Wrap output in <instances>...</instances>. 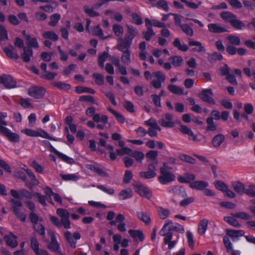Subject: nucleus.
<instances>
[{
	"label": "nucleus",
	"mask_w": 255,
	"mask_h": 255,
	"mask_svg": "<svg viewBox=\"0 0 255 255\" xmlns=\"http://www.w3.org/2000/svg\"><path fill=\"white\" fill-rule=\"evenodd\" d=\"M57 214L60 217L61 221L56 217L50 216V220L56 227L60 228L63 225L65 229L71 228V223L69 220V213L64 209L58 208L56 211Z\"/></svg>",
	"instance_id": "1"
},
{
	"label": "nucleus",
	"mask_w": 255,
	"mask_h": 255,
	"mask_svg": "<svg viewBox=\"0 0 255 255\" xmlns=\"http://www.w3.org/2000/svg\"><path fill=\"white\" fill-rule=\"evenodd\" d=\"M171 169L172 168L167 163H163V166L160 168V175L158 177V181L161 184H168L175 180L176 176L171 171Z\"/></svg>",
	"instance_id": "2"
},
{
	"label": "nucleus",
	"mask_w": 255,
	"mask_h": 255,
	"mask_svg": "<svg viewBox=\"0 0 255 255\" xmlns=\"http://www.w3.org/2000/svg\"><path fill=\"white\" fill-rule=\"evenodd\" d=\"M221 16L225 21L231 23L236 29L242 30L245 27V25L243 22L238 19L237 16L230 12H222L221 14Z\"/></svg>",
	"instance_id": "3"
},
{
	"label": "nucleus",
	"mask_w": 255,
	"mask_h": 255,
	"mask_svg": "<svg viewBox=\"0 0 255 255\" xmlns=\"http://www.w3.org/2000/svg\"><path fill=\"white\" fill-rule=\"evenodd\" d=\"M177 231L181 233H184L185 230L184 227L178 223H174L172 221L167 220L159 232L160 235H165V232H170L171 231Z\"/></svg>",
	"instance_id": "4"
},
{
	"label": "nucleus",
	"mask_w": 255,
	"mask_h": 255,
	"mask_svg": "<svg viewBox=\"0 0 255 255\" xmlns=\"http://www.w3.org/2000/svg\"><path fill=\"white\" fill-rule=\"evenodd\" d=\"M21 132L27 136L31 137H41L42 138H47L52 140L57 141L58 139L53 138L49 135V134L44 130L39 129L38 130H33L29 128H25L22 129Z\"/></svg>",
	"instance_id": "5"
},
{
	"label": "nucleus",
	"mask_w": 255,
	"mask_h": 255,
	"mask_svg": "<svg viewBox=\"0 0 255 255\" xmlns=\"http://www.w3.org/2000/svg\"><path fill=\"white\" fill-rule=\"evenodd\" d=\"M10 201L12 203V208L15 215L20 221L24 222L26 220V216L23 212L20 211L18 208L22 206V203L20 200L11 199Z\"/></svg>",
	"instance_id": "6"
},
{
	"label": "nucleus",
	"mask_w": 255,
	"mask_h": 255,
	"mask_svg": "<svg viewBox=\"0 0 255 255\" xmlns=\"http://www.w3.org/2000/svg\"><path fill=\"white\" fill-rule=\"evenodd\" d=\"M132 43V40L125 36L124 38L120 37L117 39V48L120 51L129 50Z\"/></svg>",
	"instance_id": "7"
},
{
	"label": "nucleus",
	"mask_w": 255,
	"mask_h": 255,
	"mask_svg": "<svg viewBox=\"0 0 255 255\" xmlns=\"http://www.w3.org/2000/svg\"><path fill=\"white\" fill-rule=\"evenodd\" d=\"M135 191L141 196L150 199L152 196L151 191L147 187L144 186L139 182H136L133 184Z\"/></svg>",
	"instance_id": "8"
},
{
	"label": "nucleus",
	"mask_w": 255,
	"mask_h": 255,
	"mask_svg": "<svg viewBox=\"0 0 255 255\" xmlns=\"http://www.w3.org/2000/svg\"><path fill=\"white\" fill-rule=\"evenodd\" d=\"M45 90L42 87L33 86L28 89V95L36 99H39L44 95Z\"/></svg>",
	"instance_id": "9"
},
{
	"label": "nucleus",
	"mask_w": 255,
	"mask_h": 255,
	"mask_svg": "<svg viewBox=\"0 0 255 255\" xmlns=\"http://www.w3.org/2000/svg\"><path fill=\"white\" fill-rule=\"evenodd\" d=\"M152 76L154 78L151 82L152 85L155 88H159L161 86V83L165 80L164 74L161 71H157L153 73Z\"/></svg>",
	"instance_id": "10"
},
{
	"label": "nucleus",
	"mask_w": 255,
	"mask_h": 255,
	"mask_svg": "<svg viewBox=\"0 0 255 255\" xmlns=\"http://www.w3.org/2000/svg\"><path fill=\"white\" fill-rule=\"evenodd\" d=\"M173 118L171 114L167 113L159 121V124L164 128H173L175 126L173 121Z\"/></svg>",
	"instance_id": "11"
},
{
	"label": "nucleus",
	"mask_w": 255,
	"mask_h": 255,
	"mask_svg": "<svg viewBox=\"0 0 255 255\" xmlns=\"http://www.w3.org/2000/svg\"><path fill=\"white\" fill-rule=\"evenodd\" d=\"M65 237L71 246L75 248L76 241L79 240L81 238L80 234L79 232H75L73 235L69 232L67 231L64 234Z\"/></svg>",
	"instance_id": "12"
},
{
	"label": "nucleus",
	"mask_w": 255,
	"mask_h": 255,
	"mask_svg": "<svg viewBox=\"0 0 255 255\" xmlns=\"http://www.w3.org/2000/svg\"><path fill=\"white\" fill-rule=\"evenodd\" d=\"M11 142H17L19 141V136L18 134L11 131L7 128L0 131Z\"/></svg>",
	"instance_id": "13"
},
{
	"label": "nucleus",
	"mask_w": 255,
	"mask_h": 255,
	"mask_svg": "<svg viewBox=\"0 0 255 255\" xmlns=\"http://www.w3.org/2000/svg\"><path fill=\"white\" fill-rule=\"evenodd\" d=\"M208 30L212 33H222L227 31L226 27L220 23H210L208 25Z\"/></svg>",
	"instance_id": "14"
},
{
	"label": "nucleus",
	"mask_w": 255,
	"mask_h": 255,
	"mask_svg": "<svg viewBox=\"0 0 255 255\" xmlns=\"http://www.w3.org/2000/svg\"><path fill=\"white\" fill-rule=\"evenodd\" d=\"M51 150L53 152L56 154L57 156L63 162H65L69 164H72L74 163L75 160L73 158L70 157L66 154L58 151L53 147H52Z\"/></svg>",
	"instance_id": "15"
},
{
	"label": "nucleus",
	"mask_w": 255,
	"mask_h": 255,
	"mask_svg": "<svg viewBox=\"0 0 255 255\" xmlns=\"http://www.w3.org/2000/svg\"><path fill=\"white\" fill-rule=\"evenodd\" d=\"M48 234L51 236V241L48 245V248L53 252L59 253V246L56 241V237L52 231H49Z\"/></svg>",
	"instance_id": "16"
},
{
	"label": "nucleus",
	"mask_w": 255,
	"mask_h": 255,
	"mask_svg": "<svg viewBox=\"0 0 255 255\" xmlns=\"http://www.w3.org/2000/svg\"><path fill=\"white\" fill-rule=\"evenodd\" d=\"M212 95L211 89H206L203 90L200 97L204 102H208L210 104H214L215 101L212 97Z\"/></svg>",
	"instance_id": "17"
},
{
	"label": "nucleus",
	"mask_w": 255,
	"mask_h": 255,
	"mask_svg": "<svg viewBox=\"0 0 255 255\" xmlns=\"http://www.w3.org/2000/svg\"><path fill=\"white\" fill-rule=\"evenodd\" d=\"M3 238L8 246L11 248H15L17 246V236L13 233H10L8 236H4Z\"/></svg>",
	"instance_id": "18"
},
{
	"label": "nucleus",
	"mask_w": 255,
	"mask_h": 255,
	"mask_svg": "<svg viewBox=\"0 0 255 255\" xmlns=\"http://www.w3.org/2000/svg\"><path fill=\"white\" fill-rule=\"evenodd\" d=\"M145 23L146 26L151 27L152 26H154L159 28H164L166 26L164 22L155 19L150 20L147 18L145 19Z\"/></svg>",
	"instance_id": "19"
},
{
	"label": "nucleus",
	"mask_w": 255,
	"mask_h": 255,
	"mask_svg": "<svg viewBox=\"0 0 255 255\" xmlns=\"http://www.w3.org/2000/svg\"><path fill=\"white\" fill-rule=\"evenodd\" d=\"M208 186V183L204 181H195L191 182L190 187L193 189L203 190Z\"/></svg>",
	"instance_id": "20"
},
{
	"label": "nucleus",
	"mask_w": 255,
	"mask_h": 255,
	"mask_svg": "<svg viewBox=\"0 0 255 255\" xmlns=\"http://www.w3.org/2000/svg\"><path fill=\"white\" fill-rule=\"evenodd\" d=\"M209 221L207 219L201 220L198 224V233L200 235H204L208 228Z\"/></svg>",
	"instance_id": "21"
},
{
	"label": "nucleus",
	"mask_w": 255,
	"mask_h": 255,
	"mask_svg": "<svg viewBox=\"0 0 255 255\" xmlns=\"http://www.w3.org/2000/svg\"><path fill=\"white\" fill-rule=\"evenodd\" d=\"M127 31L125 36L133 41V38L138 34L137 29L131 25L127 24Z\"/></svg>",
	"instance_id": "22"
},
{
	"label": "nucleus",
	"mask_w": 255,
	"mask_h": 255,
	"mask_svg": "<svg viewBox=\"0 0 255 255\" xmlns=\"http://www.w3.org/2000/svg\"><path fill=\"white\" fill-rule=\"evenodd\" d=\"M86 167L87 169L93 171L101 176L105 177L108 176V174L98 166L93 164H86Z\"/></svg>",
	"instance_id": "23"
},
{
	"label": "nucleus",
	"mask_w": 255,
	"mask_h": 255,
	"mask_svg": "<svg viewBox=\"0 0 255 255\" xmlns=\"http://www.w3.org/2000/svg\"><path fill=\"white\" fill-rule=\"evenodd\" d=\"M196 178V176L193 174L186 173L184 175L180 176L178 180L180 183H191Z\"/></svg>",
	"instance_id": "24"
},
{
	"label": "nucleus",
	"mask_w": 255,
	"mask_h": 255,
	"mask_svg": "<svg viewBox=\"0 0 255 255\" xmlns=\"http://www.w3.org/2000/svg\"><path fill=\"white\" fill-rule=\"evenodd\" d=\"M225 139V137L224 135L219 133L213 137L212 143L214 147H217L220 146L223 143Z\"/></svg>",
	"instance_id": "25"
},
{
	"label": "nucleus",
	"mask_w": 255,
	"mask_h": 255,
	"mask_svg": "<svg viewBox=\"0 0 255 255\" xmlns=\"http://www.w3.org/2000/svg\"><path fill=\"white\" fill-rule=\"evenodd\" d=\"M226 233L227 235L232 239L242 237L245 234V232L243 230H235L228 229L226 231Z\"/></svg>",
	"instance_id": "26"
},
{
	"label": "nucleus",
	"mask_w": 255,
	"mask_h": 255,
	"mask_svg": "<svg viewBox=\"0 0 255 255\" xmlns=\"http://www.w3.org/2000/svg\"><path fill=\"white\" fill-rule=\"evenodd\" d=\"M106 15H110V17L112 19L115 20L118 22H121L123 20V17L121 13L116 11L111 10H107L105 12Z\"/></svg>",
	"instance_id": "27"
},
{
	"label": "nucleus",
	"mask_w": 255,
	"mask_h": 255,
	"mask_svg": "<svg viewBox=\"0 0 255 255\" xmlns=\"http://www.w3.org/2000/svg\"><path fill=\"white\" fill-rule=\"evenodd\" d=\"M234 190L239 194L243 195L245 193L246 186L241 182L237 181L232 183Z\"/></svg>",
	"instance_id": "28"
},
{
	"label": "nucleus",
	"mask_w": 255,
	"mask_h": 255,
	"mask_svg": "<svg viewBox=\"0 0 255 255\" xmlns=\"http://www.w3.org/2000/svg\"><path fill=\"white\" fill-rule=\"evenodd\" d=\"M3 77H9L11 79H4L0 83L3 84L4 86L7 88L11 89L16 87V82L13 78L10 75H4Z\"/></svg>",
	"instance_id": "29"
},
{
	"label": "nucleus",
	"mask_w": 255,
	"mask_h": 255,
	"mask_svg": "<svg viewBox=\"0 0 255 255\" xmlns=\"http://www.w3.org/2000/svg\"><path fill=\"white\" fill-rule=\"evenodd\" d=\"M89 32L92 33L94 35L99 36L102 39H106V38L109 37V36H104L103 30L99 25H98L96 27L92 28L91 30H90V31H89Z\"/></svg>",
	"instance_id": "30"
},
{
	"label": "nucleus",
	"mask_w": 255,
	"mask_h": 255,
	"mask_svg": "<svg viewBox=\"0 0 255 255\" xmlns=\"http://www.w3.org/2000/svg\"><path fill=\"white\" fill-rule=\"evenodd\" d=\"M33 55V51L31 48L29 47H24L23 53L21 57L23 60L25 62H28Z\"/></svg>",
	"instance_id": "31"
},
{
	"label": "nucleus",
	"mask_w": 255,
	"mask_h": 255,
	"mask_svg": "<svg viewBox=\"0 0 255 255\" xmlns=\"http://www.w3.org/2000/svg\"><path fill=\"white\" fill-rule=\"evenodd\" d=\"M128 234L135 240L138 239L141 241L144 239L143 234L141 231L129 230L128 231Z\"/></svg>",
	"instance_id": "32"
},
{
	"label": "nucleus",
	"mask_w": 255,
	"mask_h": 255,
	"mask_svg": "<svg viewBox=\"0 0 255 255\" xmlns=\"http://www.w3.org/2000/svg\"><path fill=\"white\" fill-rule=\"evenodd\" d=\"M112 30L114 34L120 38L121 37L124 32L123 27L119 24L115 23L113 25Z\"/></svg>",
	"instance_id": "33"
},
{
	"label": "nucleus",
	"mask_w": 255,
	"mask_h": 255,
	"mask_svg": "<svg viewBox=\"0 0 255 255\" xmlns=\"http://www.w3.org/2000/svg\"><path fill=\"white\" fill-rule=\"evenodd\" d=\"M169 60L171 62L174 66L180 67L183 65L184 63L183 59L180 56H174L169 58Z\"/></svg>",
	"instance_id": "34"
},
{
	"label": "nucleus",
	"mask_w": 255,
	"mask_h": 255,
	"mask_svg": "<svg viewBox=\"0 0 255 255\" xmlns=\"http://www.w3.org/2000/svg\"><path fill=\"white\" fill-rule=\"evenodd\" d=\"M132 195V192L130 189L122 190L119 194V198L120 200H126L130 198Z\"/></svg>",
	"instance_id": "35"
},
{
	"label": "nucleus",
	"mask_w": 255,
	"mask_h": 255,
	"mask_svg": "<svg viewBox=\"0 0 255 255\" xmlns=\"http://www.w3.org/2000/svg\"><path fill=\"white\" fill-rule=\"evenodd\" d=\"M123 54L121 57V60L123 64L129 65L131 63L130 52L129 50H125L122 51Z\"/></svg>",
	"instance_id": "36"
},
{
	"label": "nucleus",
	"mask_w": 255,
	"mask_h": 255,
	"mask_svg": "<svg viewBox=\"0 0 255 255\" xmlns=\"http://www.w3.org/2000/svg\"><path fill=\"white\" fill-rule=\"evenodd\" d=\"M4 52L8 57L12 59H17L19 57L17 53L14 51V48L13 47L5 48Z\"/></svg>",
	"instance_id": "37"
},
{
	"label": "nucleus",
	"mask_w": 255,
	"mask_h": 255,
	"mask_svg": "<svg viewBox=\"0 0 255 255\" xmlns=\"http://www.w3.org/2000/svg\"><path fill=\"white\" fill-rule=\"evenodd\" d=\"M108 110L115 116L118 122L120 123L121 124H124L126 122L125 118L120 113L114 110L111 107H109Z\"/></svg>",
	"instance_id": "38"
},
{
	"label": "nucleus",
	"mask_w": 255,
	"mask_h": 255,
	"mask_svg": "<svg viewBox=\"0 0 255 255\" xmlns=\"http://www.w3.org/2000/svg\"><path fill=\"white\" fill-rule=\"evenodd\" d=\"M42 35L44 38L49 39L53 41H57L58 39V35L53 31H46L43 33Z\"/></svg>",
	"instance_id": "39"
},
{
	"label": "nucleus",
	"mask_w": 255,
	"mask_h": 255,
	"mask_svg": "<svg viewBox=\"0 0 255 255\" xmlns=\"http://www.w3.org/2000/svg\"><path fill=\"white\" fill-rule=\"evenodd\" d=\"M158 155V152L155 150H150L146 154V157L149 158V161L155 164H157L158 161L156 157Z\"/></svg>",
	"instance_id": "40"
},
{
	"label": "nucleus",
	"mask_w": 255,
	"mask_h": 255,
	"mask_svg": "<svg viewBox=\"0 0 255 255\" xmlns=\"http://www.w3.org/2000/svg\"><path fill=\"white\" fill-rule=\"evenodd\" d=\"M97 187L100 190L110 195H114L115 192L113 188L104 185H98Z\"/></svg>",
	"instance_id": "41"
},
{
	"label": "nucleus",
	"mask_w": 255,
	"mask_h": 255,
	"mask_svg": "<svg viewBox=\"0 0 255 255\" xmlns=\"http://www.w3.org/2000/svg\"><path fill=\"white\" fill-rule=\"evenodd\" d=\"M60 177L65 181H77L79 177L77 174H60Z\"/></svg>",
	"instance_id": "42"
},
{
	"label": "nucleus",
	"mask_w": 255,
	"mask_h": 255,
	"mask_svg": "<svg viewBox=\"0 0 255 255\" xmlns=\"http://www.w3.org/2000/svg\"><path fill=\"white\" fill-rule=\"evenodd\" d=\"M110 56L108 52L104 51L101 55L99 56L98 58V63L99 66L103 68L104 67V62Z\"/></svg>",
	"instance_id": "43"
},
{
	"label": "nucleus",
	"mask_w": 255,
	"mask_h": 255,
	"mask_svg": "<svg viewBox=\"0 0 255 255\" xmlns=\"http://www.w3.org/2000/svg\"><path fill=\"white\" fill-rule=\"evenodd\" d=\"M174 46L179 50L182 51H186L188 49V47L186 44H182L180 40L176 38L173 42Z\"/></svg>",
	"instance_id": "44"
},
{
	"label": "nucleus",
	"mask_w": 255,
	"mask_h": 255,
	"mask_svg": "<svg viewBox=\"0 0 255 255\" xmlns=\"http://www.w3.org/2000/svg\"><path fill=\"white\" fill-rule=\"evenodd\" d=\"M144 124L152 128L160 131L161 128L158 125L156 120L154 119L151 118L149 120L144 122Z\"/></svg>",
	"instance_id": "45"
},
{
	"label": "nucleus",
	"mask_w": 255,
	"mask_h": 255,
	"mask_svg": "<svg viewBox=\"0 0 255 255\" xmlns=\"http://www.w3.org/2000/svg\"><path fill=\"white\" fill-rule=\"evenodd\" d=\"M61 18L60 14L56 13L51 15L50 17V21L48 24L52 26H55Z\"/></svg>",
	"instance_id": "46"
},
{
	"label": "nucleus",
	"mask_w": 255,
	"mask_h": 255,
	"mask_svg": "<svg viewBox=\"0 0 255 255\" xmlns=\"http://www.w3.org/2000/svg\"><path fill=\"white\" fill-rule=\"evenodd\" d=\"M244 193L250 197H255V185L252 184L246 186Z\"/></svg>",
	"instance_id": "47"
},
{
	"label": "nucleus",
	"mask_w": 255,
	"mask_h": 255,
	"mask_svg": "<svg viewBox=\"0 0 255 255\" xmlns=\"http://www.w3.org/2000/svg\"><path fill=\"white\" fill-rule=\"evenodd\" d=\"M6 117V113L0 112V131L6 128L5 127L7 125V123L5 121Z\"/></svg>",
	"instance_id": "48"
},
{
	"label": "nucleus",
	"mask_w": 255,
	"mask_h": 255,
	"mask_svg": "<svg viewBox=\"0 0 255 255\" xmlns=\"http://www.w3.org/2000/svg\"><path fill=\"white\" fill-rule=\"evenodd\" d=\"M26 40L27 41V45H29L32 47L38 48L39 45L36 38H31L30 35H26Z\"/></svg>",
	"instance_id": "49"
},
{
	"label": "nucleus",
	"mask_w": 255,
	"mask_h": 255,
	"mask_svg": "<svg viewBox=\"0 0 255 255\" xmlns=\"http://www.w3.org/2000/svg\"><path fill=\"white\" fill-rule=\"evenodd\" d=\"M224 220L236 228H240L241 227V224H240L237 220L232 217H225Z\"/></svg>",
	"instance_id": "50"
},
{
	"label": "nucleus",
	"mask_w": 255,
	"mask_h": 255,
	"mask_svg": "<svg viewBox=\"0 0 255 255\" xmlns=\"http://www.w3.org/2000/svg\"><path fill=\"white\" fill-rule=\"evenodd\" d=\"M158 212L160 219L164 220L168 217L170 211L167 209L159 207L158 209Z\"/></svg>",
	"instance_id": "51"
},
{
	"label": "nucleus",
	"mask_w": 255,
	"mask_h": 255,
	"mask_svg": "<svg viewBox=\"0 0 255 255\" xmlns=\"http://www.w3.org/2000/svg\"><path fill=\"white\" fill-rule=\"evenodd\" d=\"M169 90L176 94H183V89L174 85H169L168 86Z\"/></svg>",
	"instance_id": "52"
},
{
	"label": "nucleus",
	"mask_w": 255,
	"mask_h": 255,
	"mask_svg": "<svg viewBox=\"0 0 255 255\" xmlns=\"http://www.w3.org/2000/svg\"><path fill=\"white\" fill-rule=\"evenodd\" d=\"M130 155L134 157L137 161L141 162L144 157V154L138 151H132Z\"/></svg>",
	"instance_id": "53"
},
{
	"label": "nucleus",
	"mask_w": 255,
	"mask_h": 255,
	"mask_svg": "<svg viewBox=\"0 0 255 255\" xmlns=\"http://www.w3.org/2000/svg\"><path fill=\"white\" fill-rule=\"evenodd\" d=\"M156 175L155 171L141 172L139 173L140 177L144 179H151L154 178Z\"/></svg>",
	"instance_id": "54"
},
{
	"label": "nucleus",
	"mask_w": 255,
	"mask_h": 255,
	"mask_svg": "<svg viewBox=\"0 0 255 255\" xmlns=\"http://www.w3.org/2000/svg\"><path fill=\"white\" fill-rule=\"evenodd\" d=\"M94 7H90L88 6H85L84 7L85 12L90 16L95 17L99 16L100 15L99 13L94 11Z\"/></svg>",
	"instance_id": "55"
},
{
	"label": "nucleus",
	"mask_w": 255,
	"mask_h": 255,
	"mask_svg": "<svg viewBox=\"0 0 255 255\" xmlns=\"http://www.w3.org/2000/svg\"><path fill=\"white\" fill-rule=\"evenodd\" d=\"M147 27V31L143 33V37L147 41H149L151 38L155 35V32H154L152 28L150 26H146Z\"/></svg>",
	"instance_id": "56"
},
{
	"label": "nucleus",
	"mask_w": 255,
	"mask_h": 255,
	"mask_svg": "<svg viewBox=\"0 0 255 255\" xmlns=\"http://www.w3.org/2000/svg\"><path fill=\"white\" fill-rule=\"evenodd\" d=\"M138 218L146 224L149 223L150 218L148 215L143 212H139L137 213Z\"/></svg>",
	"instance_id": "57"
},
{
	"label": "nucleus",
	"mask_w": 255,
	"mask_h": 255,
	"mask_svg": "<svg viewBox=\"0 0 255 255\" xmlns=\"http://www.w3.org/2000/svg\"><path fill=\"white\" fill-rule=\"evenodd\" d=\"M215 187L222 192H225L227 190L228 186L221 181H216L214 182Z\"/></svg>",
	"instance_id": "58"
},
{
	"label": "nucleus",
	"mask_w": 255,
	"mask_h": 255,
	"mask_svg": "<svg viewBox=\"0 0 255 255\" xmlns=\"http://www.w3.org/2000/svg\"><path fill=\"white\" fill-rule=\"evenodd\" d=\"M93 78L95 79V82L99 85H102L104 83V76L101 74L94 73L93 75Z\"/></svg>",
	"instance_id": "59"
},
{
	"label": "nucleus",
	"mask_w": 255,
	"mask_h": 255,
	"mask_svg": "<svg viewBox=\"0 0 255 255\" xmlns=\"http://www.w3.org/2000/svg\"><path fill=\"white\" fill-rule=\"evenodd\" d=\"M181 28L182 30L189 36H192L193 35V31L191 27L187 24H183L181 25Z\"/></svg>",
	"instance_id": "60"
},
{
	"label": "nucleus",
	"mask_w": 255,
	"mask_h": 255,
	"mask_svg": "<svg viewBox=\"0 0 255 255\" xmlns=\"http://www.w3.org/2000/svg\"><path fill=\"white\" fill-rule=\"evenodd\" d=\"M57 49L61 60L64 61H67L69 57L68 53L64 50H62L60 46H57Z\"/></svg>",
	"instance_id": "61"
},
{
	"label": "nucleus",
	"mask_w": 255,
	"mask_h": 255,
	"mask_svg": "<svg viewBox=\"0 0 255 255\" xmlns=\"http://www.w3.org/2000/svg\"><path fill=\"white\" fill-rule=\"evenodd\" d=\"M30 165L32 167H33L35 171L39 173H42L43 172L44 168L42 167L36 161H32L30 163Z\"/></svg>",
	"instance_id": "62"
},
{
	"label": "nucleus",
	"mask_w": 255,
	"mask_h": 255,
	"mask_svg": "<svg viewBox=\"0 0 255 255\" xmlns=\"http://www.w3.org/2000/svg\"><path fill=\"white\" fill-rule=\"evenodd\" d=\"M223 242L228 252H231L233 251V245L228 237H224Z\"/></svg>",
	"instance_id": "63"
},
{
	"label": "nucleus",
	"mask_w": 255,
	"mask_h": 255,
	"mask_svg": "<svg viewBox=\"0 0 255 255\" xmlns=\"http://www.w3.org/2000/svg\"><path fill=\"white\" fill-rule=\"evenodd\" d=\"M227 38L230 43L233 45L238 46L241 43V40L239 37L230 35Z\"/></svg>",
	"instance_id": "64"
}]
</instances>
